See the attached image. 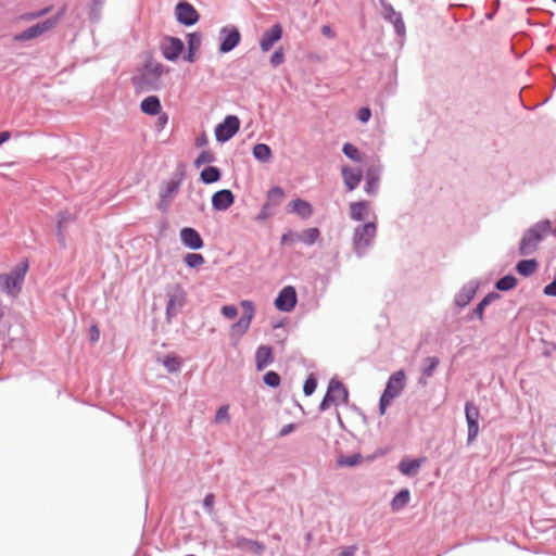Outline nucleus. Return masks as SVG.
Wrapping results in <instances>:
<instances>
[{"mask_svg":"<svg viewBox=\"0 0 556 556\" xmlns=\"http://www.w3.org/2000/svg\"><path fill=\"white\" fill-rule=\"evenodd\" d=\"M409 502V491L402 490L392 500L391 507L393 510H400L405 507Z\"/></svg>","mask_w":556,"mask_h":556,"instance_id":"28","label":"nucleus"},{"mask_svg":"<svg viewBox=\"0 0 556 556\" xmlns=\"http://www.w3.org/2000/svg\"><path fill=\"white\" fill-rule=\"evenodd\" d=\"M214 156L210 151H202L195 160V165L200 166L202 164L213 162Z\"/></svg>","mask_w":556,"mask_h":556,"instance_id":"43","label":"nucleus"},{"mask_svg":"<svg viewBox=\"0 0 556 556\" xmlns=\"http://www.w3.org/2000/svg\"><path fill=\"white\" fill-rule=\"evenodd\" d=\"M11 135L9 131H0V146L10 139Z\"/></svg>","mask_w":556,"mask_h":556,"instance_id":"60","label":"nucleus"},{"mask_svg":"<svg viewBox=\"0 0 556 556\" xmlns=\"http://www.w3.org/2000/svg\"><path fill=\"white\" fill-rule=\"evenodd\" d=\"M214 501H215V497L212 493L207 494L205 497H204V501H203V504L204 506L211 510L214 506Z\"/></svg>","mask_w":556,"mask_h":556,"instance_id":"53","label":"nucleus"},{"mask_svg":"<svg viewBox=\"0 0 556 556\" xmlns=\"http://www.w3.org/2000/svg\"><path fill=\"white\" fill-rule=\"evenodd\" d=\"M405 378L404 370H397L390 376L379 402V410L381 415L386 413L390 403L403 391L405 387Z\"/></svg>","mask_w":556,"mask_h":556,"instance_id":"4","label":"nucleus"},{"mask_svg":"<svg viewBox=\"0 0 556 556\" xmlns=\"http://www.w3.org/2000/svg\"><path fill=\"white\" fill-rule=\"evenodd\" d=\"M426 458H417V459H408L404 458L399 464V470L404 476H416L421 465L425 463Z\"/></svg>","mask_w":556,"mask_h":556,"instance_id":"17","label":"nucleus"},{"mask_svg":"<svg viewBox=\"0 0 556 556\" xmlns=\"http://www.w3.org/2000/svg\"><path fill=\"white\" fill-rule=\"evenodd\" d=\"M516 285H517L516 277L513 275H507V276H504L503 278H501L496 282V288L501 291H508V290L514 289L516 287Z\"/></svg>","mask_w":556,"mask_h":556,"instance_id":"33","label":"nucleus"},{"mask_svg":"<svg viewBox=\"0 0 556 556\" xmlns=\"http://www.w3.org/2000/svg\"><path fill=\"white\" fill-rule=\"evenodd\" d=\"M186 303V292L180 286H176L168 293V302L166 306L167 318L169 319L173 315L177 313L179 308H181Z\"/></svg>","mask_w":556,"mask_h":556,"instance_id":"10","label":"nucleus"},{"mask_svg":"<svg viewBox=\"0 0 556 556\" xmlns=\"http://www.w3.org/2000/svg\"><path fill=\"white\" fill-rule=\"evenodd\" d=\"M370 116L371 112L368 108H362L357 113V117L362 123L368 122Z\"/></svg>","mask_w":556,"mask_h":556,"instance_id":"49","label":"nucleus"},{"mask_svg":"<svg viewBox=\"0 0 556 556\" xmlns=\"http://www.w3.org/2000/svg\"><path fill=\"white\" fill-rule=\"evenodd\" d=\"M355 552H356L355 546H348L339 553V556H354Z\"/></svg>","mask_w":556,"mask_h":556,"instance_id":"55","label":"nucleus"},{"mask_svg":"<svg viewBox=\"0 0 556 556\" xmlns=\"http://www.w3.org/2000/svg\"><path fill=\"white\" fill-rule=\"evenodd\" d=\"M544 294L548 296H556V279L553 282L545 286Z\"/></svg>","mask_w":556,"mask_h":556,"instance_id":"52","label":"nucleus"},{"mask_svg":"<svg viewBox=\"0 0 556 556\" xmlns=\"http://www.w3.org/2000/svg\"><path fill=\"white\" fill-rule=\"evenodd\" d=\"M220 35H231V36H235V35H240V34H239V30H238V28L236 26L227 25V26L222 28Z\"/></svg>","mask_w":556,"mask_h":556,"instance_id":"51","label":"nucleus"},{"mask_svg":"<svg viewBox=\"0 0 556 556\" xmlns=\"http://www.w3.org/2000/svg\"><path fill=\"white\" fill-rule=\"evenodd\" d=\"M342 151L343 153L351 160L355 161V162H362L363 161V157H362V153L359 152V150L353 146L352 143H344L343 148H342Z\"/></svg>","mask_w":556,"mask_h":556,"instance_id":"35","label":"nucleus"},{"mask_svg":"<svg viewBox=\"0 0 556 556\" xmlns=\"http://www.w3.org/2000/svg\"><path fill=\"white\" fill-rule=\"evenodd\" d=\"M264 382L273 388H276L280 383V377L275 371H268L264 375Z\"/></svg>","mask_w":556,"mask_h":556,"instance_id":"40","label":"nucleus"},{"mask_svg":"<svg viewBox=\"0 0 556 556\" xmlns=\"http://www.w3.org/2000/svg\"><path fill=\"white\" fill-rule=\"evenodd\" d=\"M394 27H395V33H397L399 35H401L405 30V26H404L403 22L400 21V18H396Z\"/></svg>","mask_w":556,"mask_h":556,"instance_id":"59","label":"nucleus"},{"mask_svg":"<svg viewBox=\"0 0 556 556\" xmlns=\"http://www.w3.org/2000/svg\"><path fill=\"white\" fill-rule=\"evenodd\" d=\"M377 233L375 223H366L356 227L353 233V247L357 254H363L365 250L372 243Z\"/></svg>","mask_w":556,"mask_h":556,"instance_id":"5","label":"nucleus"},{"mask_svg":"<svg viewBox=\"0 0 556 556\" xmlns=\"http://www.w3.org/2000/svg\"><path fill=\"white\" fill-rule=\"evenodd\" d=\"M341 174L348 191L354 190L361 182L363 174L361 169L342 166Z\"/></svg>","mask_w":556,"mask_h":556,"instance_id":"15","label":"nucleus"},{"mask_svg":"<svg viewBox=\"0 0 556 556\" xmlns=\"http://www.w3.org/2000/svg\"><path fill=\"white\" fill-rule=\"evenodd\" d=\"M74 219L75 215L68 211L60 212L58 215V236L62 244L65 243V230Z\"/></svg>","mask_w":556,"mask_h":556,"instance_id":"18","label":"nucleus"},{"mask_svg":"<svg viewBox=\"0 0 556 556\" xmlns=\"http://www.w3.org/2000/svg\"><path fill=\"white\" fill-rule=\"evenodd\" d=\"M49 10H50V9H46V10L40 11V12H38V13L30 14V15H28V17H29V18H36V17H38V16H40V15H42V14H46L47 12H49Z\"/></svg>","mask_w":556,"mask_h":556,"instance_id":"63","label":"nucleus"},{"mask_svg":"<svg viewBox=\"0 0 556 556\" xmlns=\"http://www.w3.org/2000/svg\"><path fill=\"white\" fill-rule=\"evenodd\" d=\"M181 242L192 250H199L203 247V240L199 232L190 227H185L180 230Z\"/></svg>","mask_w":556,"mask_h":556,"instance_id":"14","label":"nucleus"},{"mask_svg":"<svg viewBox=\"0 0 556 556\" xmlns=\"http://www.w3.org/2000/svg\"><path fill=\"white\" fill-rule=\"evenodd\" d=\"M285 61V55L281 49H278L274 52L270 58V63L273 66H278Z\"/></svg>","mask_w":556,"mask_h":556,"instance_id":"46","label":"nucleus"},{"mask_svg":"<svg viewBox=\"0 0 556 556\" xmlns=\"http://www.w3.org/2000/svg\"><path fill=\"white\" fill-rule=\"evenodd\" d=\"M175 15L180 24L187 26L195 24L199 20L198 11L188 2H179L175 8Z\"/></svg>","mask_w":556,"mask_h":556,"instance_id":"9","label":"nucleus"},{"mask_svg":"<svg viewBox=\"0 0 556 556\" xmlns=\"http://www.w3.org/2000/svg\"><path fill=\"white\" fill-rule=\"evenodd\" d=\"M219 178H220V173H219L218 168H216V167L208 166L201 172V179L205 184L215 182V181L219 180Z\"/></svg>","mask_w":556,"mask_h":556,"instance_id":"30","label":"nucleus"},{"mask_svg":"<svg viewBox=\"0 0 556 556\" xmlns=\"http://www.w3.org/2000/svg\"><path fill=\"white\" fill-rule=\"evenodd\" d=\"M332 405V400H328V393H326L324 400L320 403V410H326L329 408V406Z\"/></svg>","mask_w":556,"mask_h":556,"instance_id":"56","label":"nucleus"},{"mask_svg":"<svg viewBox=\"0 0 556 556\" xmlns=\"http://www.w3.org/2000/svg\"><path fill=\"white\" fill-rule=\"evenodd\" d=\"M228 406L224 405L218 408L215 415V422L227 421L229 419Z\"/></svg>","mask_w":556,"mask_h":556,"instance_id":"44","label":"nucleus"},{"mask_svg":"<svg viewBox=\"0 0 556 556\" xmlns=\"http://www.w3.org/2000/svg\"><path fill=\"white\" fill-rule=\"evenodd\" d=\"M181 179H170L161 189L160 195L162 201H170L179 190Z\"/></svg>","mask_w":556,"mask_h":556,"instance_id":"20","label":"nucleus"},{"mask_svg":"<svg viewBox=\"0 0 556 556\" xmlns=\"http://www.w3.org/2000/svg\"><path fill=\"white\" fill-rule=\"evenodd\" d=\"M280 37H265L263 38V40L261 41V48L263 51H268L273 45L275 43L276 40H278Z\"/></svg>","mask_w":556,"mask_h":556,"instance_id":"48","label":"nucleus"},{"mask_svg":"<svg viewBox=\"0 0 556 556\" xmlns=\"http://www.w3.org/2000/svg\"><path fill=\"white\" fill-rule=\"evenodd\" d=\"M240 37H225V40L220 45L223 52L232 50L239 43Z\"/></svg>","mask_w":556,"mask_h":556,"instance_id":"41","label":"nucleus"},{"mask_svg":"<svg viewBox=\"0 0 556 556\" xmlns=\"http://www.w3.org/2000/svg\"><path fill=\"white\" fill-rule=\"evenodd\" d=\"M298 301L296 291L292 286L285 287L275 300V307L280 312H291Z\"/></svg>","mask_w":556,"mask_h":556,"instance_id":"8","label":"nucleus"},{"mask_svg":"<svg viewBox=\"0 0 556 556\" xmlns=\"http://www.w3.org/2000/svg\"><path fill=\"white\" fill-rule=\"evenodd\" d=\"M27 270L28 264L24 262L16 266L10 274L0 275L1 290L10 296L16 298L22 290V285Z\"/></svg>","mask_w":556,"mask_h":556,"instance_id":"2","label":"nucleus"},{"mask_svg":"<svg viewBox=\"0 0 556 556\" xmlns=\"http://www.w3.org/2000/svg\"><path fill=\"white\" fill-rule=\"evenodd\" d=\"M551 222L548 219L539 222L532 228H530L523 236L520 245L519 252L521 255H529L533 253L543 236L549 233Z\"/></svg>","mask_w":556,"mask_h":556,"instance_id":"3","label":"nucleus"},{"mask_svg":"<svg viewBox=\"0 0 556 556\" xmlns=\"http://www.w3.org/2000/svg\"><path fill=\"white\" fill-rule=\"evenodd\" d=\"M368 212V202L359 201L350 204L351 218L361 222L365 218Z\"/></svg>","mask_w":556,"mask_h":556,"instance_id":"22","label":"nucleus"},{"mask_svg":"<svg viewBox=\"0 0 556 556\" xmlns=\"http://www.w3.org/2000/svg\"><path fill=\"white\" fill-rule=\"evenodd\" d=\"M253 155L255 159H257L262 162H267V161H269V159L271 156V150L265 143H257L253 148Z\"/></svg>","mask_w":556,"mask_h":556,"instance_id":"29","label":"nucleus"},{"mask_svg":"<svg viewBox=\"0 0 556 556\" xmlns=\"http://www.w3.org/2000/svg\"><path fill=\"white\" fill-rule=\"evenodd\" d=\"M222 314L229 318V319H232L237 316L238 314V311H237V307L235 305H225L222 307Z\"/></svg>","mask_w":556,"mask_h":556,"instance_id":"45","label":"nucleus"},{"mask_svg":"<svg viewBox=\"0 0 556 556\" xmlns=\"http://www.w3.org/2000/svg\"><path fill=\"white\" fill-rule=\"evenodd\" d=\"M235 202L233 193L228 189L215 192L212 197V205L217 211L229 208Z\"/></svg>","mask_w":556,"mask_h":556,"instance_id":"13","label":"nucleus"},{"mask_svg":"<svg viewBox=\"0 0 556 556\" xmlns=\"http://www.w3.org/2000/svg\"><path fill=\"white\" fill-rule=\"evenodd\" d=\"M296 240H299L298 235L293 231H288L281 237L282 244H293Z\"/></svg>","mask_w":556,"mask_h":556,"instance_id":"47","label":"nucleus"},{"mask_svg":"<svg viewBox=\"0 0 556 556\" xmlns=\"http://www.w3.org/2000/svg\"><path fill=\"white\" fill-rule=\"evenodd\" d=\"M285 198V191L280 187L271 188L267 193V201L265 203V208H270L271 206H277L281 203Z\"/></svg>","mask_w":556,"mask_h":556,"instance_id":"25","label":"nucleus"},{"mask_svg":"<svg viewBox=\"0 0 556 556\" xmlns=\"http://www.w3.org/2000/svg\"><path fill=\"white\" fill-rule=\"evenodd\" d=\"M273 349L268 345H261L256 350L255 363L257 370H263L270 363H273Z\"/></svg>","mask_w":556,"mask_h":556,"instance_id":"16","label":"nucleus"},{"mask_svg":"<svg viewBox=\"0 0 556 556\" xmlns=\"http://www.w3.org/2000/svg\"><path fill=\"white\" fill-rule=\"evenodd\" d=\"M361 462H362V455L361 454L341 455V456H339V458L337 460L339 466H349V467L356 466Z\"/></svg>","mask_w":556,"mask_h":556,"instance_id":"34","label":"nucleus"},{"mask_svg":"<svg viewBox=\"0 0 556 556\" xmlns=\"http://www.w3.org/2000/svg\"><path fill=\"white\" fill-rule=\"evenodd\" d=\"M55 24L56 18H48L47 21L38 23L33 27L28 28L27 30L24 31L23 35H41L42 33L51 31Z\"/></svg>","mask_w":556,"mask_h":556,"instance_id":"23","label":"nucleus"},{"mask_svg":"<svg viewBox=\"0 0 556 556\" xmlns=\"http://www.w3.org/2000/svg\"><path fill=\"white\" fill-rule=\"evenodd\" d=\"M320 232L318 228H307L301 232V235H298V238L300 241L307 245L314 244L317 239L319 238Z\"/></svg>","mask_w":556,"mask_h":556,"instance_id":"27","label":"nucleus"},{"mask_svg":"<svg viewBox=\"0 0 556 556\" xmlns=\"http://www.w3.org/2000/svg\"><path fill=\"white\" fill-rule=\"evenodd\" d=\"M168 70L160 62L152 58L147 59L144 65L132 76L131 81L135 88L139 91H150L159 89L161 86V78L167 74Z\"/></svg>","mask_w":556,"mask_h":556,"instance_id":"1","label":"nucleus"},{"mask_svg":"<svg viewBox=\"0 0 556 556\" xmlns=\"http://www.w3.org/2000/svg\"><path fill=\"white\" fill-rule=\"evenodd\" d=\"M240 128V119L235 115H228L223 123L215 128V137L218 142H226L231 139Z\"/></svg>","mask_w":556,"mask_h":556,"instance_id":"6","label":"nucleus"},{"mask_svg":"<svg viewBox=\"0 0 556 556\" xmlns=\"http://www.w3.org/2000/svg\"><path fill=\"white\" fill-rule=\"evenodd\" d=\"M282 27L279 24H275L266 35H282Z\"/></svg>","mask_w":556,"mask_h":556,"instance_id":"57","label":"nucleus"},{"mask_svg":"<svg viewBox=\"0 0 556 556\" xmlns=\"http://www.w3.org/2000/svg\"><path fill=\"white\" fill-rule=\"evenodd\" d=\"M422 378L427 379L431 377L439 365L438 357H426L424 359Z\"/></svg>","mask_w":556,"mask_h":556,"instance_id":"32","label":"nucleus"},{"mask_svg":"<svg viewBox=\"0 0 556 556\" xmlns=\"http://www.w3.org/2000/svg\"><path fill=\"white\" fill-rule=\"evenodd\" d=\"M251 321L249 316H241L240 319L231 326L232 334L242 336L249 329Z\"/></svg>","mask_w":556,"mask_h":556,"instance_id":"31","label":"nucleus"},{"mask_svg":"<svg viewBox=\"0 0 556 556\" xmlns=\"http://www.w3.org/2000/svg\"><path fill=\"white\" fill-rule=\"evenodd\" d=\"M241 307L243 308L242 316H249V319L252 320L254 317L255 308L254 304L250 300H242L240 302Z\"/></svg>","mask_w":556,"mask_h":556,"instance_id":"39","label":"nucleus"},{"mask_svg":"<svg viewBox=\"0 0 556 556\" xmlns=\"http://www.w3.org/2000/svg\"><path fill=\"white\" fill-rule=\"evenodd\" d=\"M289 206L291 207L292 212L296 213L302 218H308L313 214L312 205L301 199L291 201Z\"/></svg>","mask_w":556,"mask_h":556,"instance_id":"21","label":"nucleus"},{"mask_svg":"<svg viewBox=\"0 0 556 556\" xmlns=\"http://www.w3.org/2000/svg\"><path fill=\"white\" fill-rule=\"evenodd\" d=\"M295 429V426L294 424H288L286 426H283L279 432V435L280 437H286L288 435L289 433H291L293 430Z\"/></svg>","mask_w":556,"mask_h":556,"instance_id":"54","label":"nucleus"},{"mask_svg":"<svg viewBox=\"0 0 556 556\" xmlns=\"http://www.w3.org/2000/svg\"><path fill=\"white\" fill-rule=\"evenodd\" d=\"M316 387H317L316 379L313 376H309L305 380L304 386H303V391H304L305 395H312L314 393V391L316 390Z\"/></svg>","mask_w":556,"mask_h":556,"instance_id":"42","label":"nucleus"},{"mask_svg":"<svg viewBox=\"0 0 556 556\" xmlns=\"http://www.w3.org/2000/svg\"><path fill=\"white\" fill-rule=\"evenodd\" d=\"M484 307H485V306H483V305H481V304L479 303V305H478V306H477V308H476V314L479 316V318H480V319H482V317H483V311H484Z\"/></svg>","mask_w":556,"mask_h":556,"instance_id":"61","label":"nucleus"},{"mask_svg":"<svg viewBox=\"0 0 556 556\" xmlns=\"http://www.w3.org/2000/svg\"><path fill=\"white\" fill-rule=\"evenodd\" d=\"M89 339L92 343L97 342L100 339V330L97 325H92L89 328Z\"/></svg>","mask_w":556,"mask_h":556,"instance_id":"50","label":"nucleus"},{"mask_svg":"<svg viewBox=\"0 0 556 556\" xmlns=\"http://www.w3.org/2000/svg\"><path fill=\"white\" fill-rule=\"evenodd\" d=\"M204 257L202 254L189 253L185 256V263L191 268H198L204 264Z\"/></svg>","mask_w":556,"mask_h":556,"instance_id":"37","label":"nucleus"},{"mask_svg":"<svg viewBox=\"0 0 556 556\" xmlns=\"http://www.w3.org/2000/svg\"><path fill=\"white\" fill-rule=\"evenodd\" d=\"M491 302V295L485 296L480 304L486 306Z\"/></svg>","mask_w":556,"mask_h":556,"instance_id":"64","label":"nucleus"},{"mask_svg":"<svg viewBox=\"0 0 556 556\" xmlns=\"http://www.w3.org/2000/svg\"><path fill=\"white\" fill-rule=\"evenodd\" d=\"M378 182H379V177H378V175H376V174H375V173H372V172H368V173H367V179H366L365 191H366L368 194H375V193L377 192Z\"/></svg>","mask_w":556,"mask_h":556,"instance_id":"36","label":"nucleus"},{"mask_svg":"<svg viewBox=\"0 0 556 556\" xmlns=\"http://www.w3.org/2000/svg\"><path fill=\"white\" fill-rule=\"evenodd\" d=\"M163 365L167 368V370L169 372H175V371H178L180 366H181V362L180 359L175 356V355H167L165 356V358L163 359Z\"/></svg>","mask_w":556,"mask_h":556,"instance_id":"38","label":"nucleus"},{"mask_svg":"<svg viewBox=\"0 0 556 556\" xmlns=\"http://www.w3.org/2000/svg\"><path fill=\"white\" fill-rule=\"evenodd\" d=\"M516 269L519 275L529 277L536 271L538 262L533 258L532 260H522L517 264Z\"/></svg>","mask_w":556,"mask_h":556,"instance_id":"24","label":"nucleus"},{"mask_svg":"<svg viewBox=\"0 0 556 556\" xmlns=\"http://www.w3.org/2000/svg\"><path fill=\"white\" fill-rule=\"evenodd\" d=\"M237 546L241 549L249 551L255 554H261L264 551V545L257 541L249 539H239Z\"/></svg>","mask_w":556,"mask_h":556,"instance_id":"26","label":"nucleus"},{"mask_svg":"<svg viewBox=\"0 0 556 556\" xmlns=\"http://www.w3.org/2000/svg\"><path fill=\"white\" fill-rule=\"evenodd\" d=\"M141 111L148 115H157L161 112V102L156 96H149L141 101Z\"/></svg>","mask_w":556,"mask_h":556,"instance_id":"19","label":"nucleus"},{"mask_svg":"<svg viewBox=\"0 0 556 556\" xmlns=\"http://www.w3.org/2000/svg\"><path fill=\"white\" fill-rule=\"evenodd\" d=\"M193 38L194 37H191L189 52H188L187 56L185 58L188 62H193L194 61Z\"/></svg>","mask_w":556,"mask_h":556,"instance_id":"58","label":"nucleus"},{"mask_svg":"<svg viewBox=\"0 0 556 556\" xmlns=\"http://www.w3.org/2000/svg\"><path fill=\"white\" fill-rule=\"evenodd\" d=\"M465 415L468 426V443L470 444L477 439L479 433L478 420L480 417V412L477 405H475L472 402H467L465 405Z\"/></svg>","mask_w":556,"mask_h":556,"instance_id":"7","label":"nucleus"},{"mask_svg":"<svg viewBox=\"0 0 556 556\" xmlns=\"http://www.w3.org/2000/svg\"><path fill=\"white\" fill-rule=\"evenodd\" d=\"M269 215V208H265V204L262 207L260 218H266Z\"/></svg>","mask_w":556,"mask_h":556,"instance_id":"62","label":"nucleus"},{"mask_svg":"<svg viewBox=\"0 0 556 556\" xmlns=\"http://www.w3.org/2000/svg\"><path fill=\"white\" fill-rule=\"evenodd\" d=\"M327 393L328 400H332L333 405L346 404L349 401L348 389L338 380L330 381Z\"/></svg>","mask_w":556,"mask_h":556,"instance_id":"11","label":"nucleus"},{"mask_svg":"<svg viewBox=\"0 0 556 556\" xmlns=\"http://www.w3.org/2000/svg\"><path fill=\"white\" fill-rule=\"evenodd\" d=\"M163 55L170 61L176 60L184 49V43L177 37H167L161 46Z\"/></svg>","mask_w":556,"mask_h":556,"instance_id":"12","label":"nucleus"}]
</instances>
